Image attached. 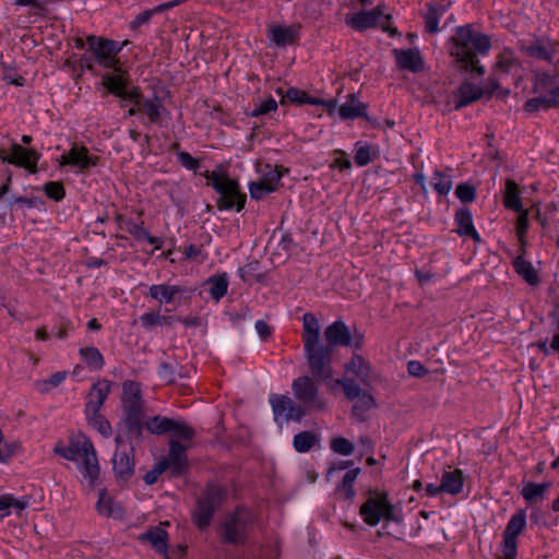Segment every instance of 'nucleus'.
Returning a JSON list of instances; mask_svg holds the SVG:
<instances>
[{
    "instance_id": "nucleus-1",
    "label": "nucleus",
    "mask_w": 559,
    "mask_h": 559,
    "mask_svg": "<svg viewBox=\"0 0 559 559\" xmlns=\"http://www.w3.org/2000/svg\"><path fill=\"white\" fill-rule=\"evenodd\" d=\"M490 48L489 38L474 33L469 26H460L450 39V55L460 71L472 75H483L485 69L479 64L478 56L486 55Z\"/></svg>"
},
{
    "instance_id": "nucleus-2",
    "label": "nucleus",
    "mask_w": 559,
    "mask_h": 559,
    "mask_svg": "<svg viewBox=\"0 0 559 559\" xmlns=\"http://www.w3.org/2000/svg\"><path fill=\"white\" fill-rule=\"evenodd\" d=\"M302 342L313 378L318 380L331 378L330 347L320 343V324L311 312H307L302 317Z\"/></svg>"
},
{
    "instance_id": "nucleus-3",
    "label": "nucleus",
    "mask_w": 559,
    "mask_h": 559,
    "mask_svg": "<svg viewBox=\"0 0 559 559\" xmlns=\"http://www.w3.org/2000/svg\"><path fill=\"white\" fill-rule=\"evenodd\" d=\"M55 452L69 461H75L79 469L91 485H94L99 476V465L95 449L87 439L71 441L69 445H57Z\"/></svg>"
},
{
    "instance_id": "nucleus-4",
    "label": "nucleus",
    "mask_w": 559,
    "mask_h": 559,
    "mask_svg": "<svg viewBox=\"0 0 559 559\" xmlns=\"http://www.w3.org/2000/svg\"><path fill=\"white\" fill-rule=\"evenodd\" d=\"M121 403L128 433L139 438L143 429V400L140 383L130 380L123 382Z\"/></svg>"
},
{
    "instance_id": "nucleus-5",
    "label": "nucleus",
    "mask_w": 559,
    "mask_h": 559,
    "mask_svg": "<svg viewBox=\"0 0 559 559\" xmlns=\"http://www.w3.org/2000/svg\"><path fill=\"white\" fill-rule=\"evenodd\" d=\"M359 513L366 524L376 526L381 520L401 522L402 513L388 500L385 492H371L361 504Z\"/></svg>"
},
{
    "instance_id": "nucleus-6",
    "label": "nucleus",
    "mask_w": 559,
    "mask_h": 559,
    "mask_svg": "<svg viewBox=\"0 0 559 559\" xmlns=\"http://www.w3.org/2000/svg\"><path fill=\"white\" fill-rule=\"evenodd\" d=\"M205 177L219 194L217 205L219 209H236L240 211L246 202V194L240 193L238 182L216 171H206Z\"/></svg>"
},
{
    "instance_id": "nucleus-7",
    "label": "nucleus",
    "mask_w": 559,
    "mask_h": 559,
    "mask_svg": "<svg viewBox=\"0 0 559 559\" xmlns=\"http://www.w3.org/2000/svg\"><path fill=\"white\" fill-rule=\"evenodd\" d=\"M252 524V514L247 509H237L228 514L221 525L224 543L242 544Z\"/></svg>"
},
{
    "instance_id": "nucleus-8",
    "label": "nucleus",
    "mask_w": 559,
    "mask_h": 559,
    "mask_svg": "<svg viewBox=\"0 0 559 559\" xmlns=\"http://www.w3.org/2000/svg\"><path fill=\"white\" fill-rule=\"evenodd\" d=\"M115 441L116 450L111 460L112 471L118 481L126 483L134 475V449L120 433L116 436Z\"/></svg>"
},
{
    "instance_id": "nucleus-9",
    "label": "nucleus",
    "mask_w": 559,
    "mask_h": 559,
    "mask_svg": "<svg viewBox=\"0 0 559 559\" xmlns=\"http://www.w3.org/2000/svg\"><path fill=\"white\" fill-rule=\"evenodd\" d=\"M294 396L300 402L305 414L309 411H322L326 403L320 396L319 389L313 380L307 376L299 377L292 384Z\"/></svg>"
},
{
    "instance_id": "nucleus-10",
    "label": "nucleus",
    "mask_w": 559,
    "mask_h": 559,
    "mask_svg": "<svg viewBox=\"0 0 559 559\" xmlns=\"http://www.w3.org/2000/svg\"><path fill=\"white\" fill-rule=\"evenodd\" d=\"M390 14H384V9L381 4L371 11H361L356 14H348L345 17L347 25L356 31H365L369 27L380 26L384 32L396 34V29L390 27Z\"/></svg>"
},
{
    "instance_id": "nucleus-11",
    "label": "nucleus",
    "mask_w": 559,
    "mask_h": 559,
    "mask_svg": "<svg viewBox=\"0 0 559 559\" xmlns=\"http://www.w3.org/2000/svg\"><path fill=\"white\" fill-rule=\"evenodd\" d=\"M225 491L216 485L210 486L204 496L198 500L197 510L193 513L195 525L203 530L209 526L214 511L224 500Z\"/></svg>"
},
{
    "instance_id": "nucleus-12",
    "label": "nucleus",
    "mask_w": 559,
    "mask_h": 559,
    "mask_svg": "<svg viewBox=\"0 0 559 559\" xmlns=\"http://www.w3.org/2000/svg\"><path fill=\"white\" fill-rule=\"evenodd\" d=\"M335 384L344 389L347 400L354 402L352 413L354 416L361 418L362 414L374 406L373 396L367 391L362 390L354 379L344 377L335 380Z\"/></svg>"
},
{
    "instance_id": "nucleus-13",
    "label": "nucleus",
    "mask_w": 559,
    "mask_h": 559,
    "mask_svg": "<svg viewBox=\"0 0 559 559\" xmlns=\"http://www.w3.org/2000/svg\"><path fill=\"white\" fill-rule=\"evenodd\" d=\"M111 73H106L103 75V85L112 94L120 97L123 102L134 99V97L139 96V88L132 87L131 90H127V74L122 71L117 64L111 68Z\"/></svg>"
},
{
    "instance_id": "nucleus-14",
    "label": "nucleus",
    "mask_w": 559,
    "mask_h": 559,
    "mask_svg": "<svg viewBox=\"0 0 559 559\" xmlns=\"http://www.w3.org/2000/svg\"><path fill=\"white\" fill-rule=\"evenodd\" d=\"M526 526L525 511L516 512L508 522L503 532V556L504 559H515L516 538Z\"/></svg>"
},
{
    "instance_id": "nucleus-15",
    "label": "nucleus",
    "mask_w": 559,
    "mask_h": 559,
    "mask_svg": "<svg viewBox=\"0 0 559 559\" xmlns=\"http://www.w3.org/2000/svg\"><path fill=\"white\" fill-rule=\"evenodd\" d=\"M87 44L100 66L111 69L117 64L116 55L120 51V47H118L117 43L105 38L88 36Z\"/></svg>"
},
{
    "instance_id": "nucleus-16",
    "label": "nucleus",
    "mask_w": 559,
    "mask_h": 559,
    "mask_svg": "<svg viewBox=\"0 0 559 559\" xmlns=\"http://www.w3.org/2000/svg\"><path fill=\"white\" fill-rule=\"evenodd\" d=\"M270 403L276 421L280 418H283L285 421H299L306 415L305 409L286 395L273 394L270 396Z\"/></svg>"
},
{
    "instance_id": "nucleus-17",
    "label": "nucleus",
    "mask_w": 559,
    "mask_h": 559,
    "mask_svg": "<svg viewBox=\"0 0 559 559\" xmlns=\"http://www.w3.org/2000/svg\"><path fill=\"white\" fill-rule=\"evenodd\" d=\"M187 447L175 439L169 440V451L166 457L160 460L165 468L170 469L173 476H179L188 469Z\"/></svg>"
},
{
    "instance_id": "nucleus-18",
    "label": "nucleus",
    "mask_w": 559,
    "mask_h": 559,
    "mask_svg": "<svg viewBox=\"0 0 559 559\" xmlns=\"http://www.w3.org/2000/svg\"><path fill=\"white\" fill-rule=\"evenodd\" d=\"M98 162L97 156L90 155L88 150L85 146H79L74 144L70 151L59 158V165L66 166L71 165L78 167L80 171H85L90 167L95 166Z\"/></svg>"
},
{
    "instance_id": "nucleus-19",
    "label": "nucleus",
    "mask_w": 559,
    "mask_h": 559,
    "mask_svg": "<svg viewBox=\"0 0 559 559\" xmlns=\"http://www.w3.org/2000/svg\"><path fill=\"white\" fill-rule=\"evenodd\" d=\"M11 157L4 155V151H0V158L3 162L15 164L27 168L31 173H36V163L39 159V154L33 148H24L17 143H13Z\"/></svg>"
},
{
    "instance_id": "nucleus-20",
    "label": "nucleus",
    "mask_w": 559,
    "mask_h": 559,
    "mask_svg": "<svg viewBox=\"0 0 559 559\" xmlns=\"http://www.w3.org/2000/svg\"><path fill=\"white\" fill-rule=\"evenodd\" d=\"M325 344L330 348V360L332 359L334 346H348L352 345V335L346 324L338 320L330 324L324 330Z\"/></svg>"
},
{
    "instance_id": "nucleus-21",
    "label": "nucleus",
    "mask_w": 559,
    "mask_h": 559,
    "mask_svg": "<svg viewBox=\"0 0 559 559\" xmlns=\"http://www.w3.org/2000/svg\"><path fill=\"white\" fill-rule=\"evenodd\" d=\"M345 373L352 374V379H358L366 386H370L376 380L369 362L359 355H354L345 365Z\"/></svg>"
},
{
    "instance_id": "nucleus-22",
    "label": "nucleus",
    "mask_w": 559,
    "mask_h": 559,
    "mask_svg": "<svg viewBox=\"0 0 559 559\" xmlns=\"http://www.w3.org/2000/svg\"><path fill=\"white\" fill-rule=\"evenodd\" d=\"M111 389V382L108 380H99L94 383L91 388L87 402H86V413H97L100 411L104 402L106 401Z\"/></svg>"
},
{
    "instance_id": "nucleus-23",
    "label": "nucleus",
    "mask_w": 559,
    "mask_h": 559,
    "mask_svg": "<svg viewBox=\"0 0 559 559\" xmlns=\"http://www.w3.org/2000/svg\"><path fill=\"white\" fill-rule=\"evenodd\" d=\"M277 94L282 97L281 103L284 104L285 102L290 103H298V104H312V105H323L326 106L329 109H332L335 107L334 100H322V99H316L309 97L304 91H300L295 87H290L284 93L282 88H277Z\"/></svg>"
},
{
    "instance_id": "nucleus-24",
    "label": "nucleus",
    "mask_w": 559,
    "mask_h": 559,
    "mask_svg": "<svg viewBox=\"0 0 559 559\" xmlns=\"http://www.w3.org/2000/svg\"><path fill=\"white\" fill-rule=\"evenodd\" d=\"M130 102L135 103L138 110L144 112L151 123H158L163 111H165V108L158 99H144L140 93L138 97H134V99H131Z\"/></svg>"
},
{
    "instance_id": "nucleus-25",
    "label": "nucleus",
    "mask_w": 559,
    "mask_h": 559,
    "mask_svg": "<svg viewBox=\"0 0 559 559\" xmlns=\"http://www.w3.org/2000/svg\"><path fill=\"white\" fill-rule=\"evenodd\" d=\"M393 53L396 58L397 66L401 69H406L413 72L419 71L423 67V60L418 50L407 49V50H397L394 49Z\"/></svg>"
},
{
    "instance_id": "nucleus-26",
    "label": "nucleus",
    "mask_w": 559,
    "mask_h": 559,
    "mask_svg": "<svg viewBox=\"0 0 559 559\" xmlns=\"http://www.w3.org/2000/svg\"><path fill=\"white\" fill-rule=\"evenodd\" d=\"M139 538L142 542L150 543L156 551L164 554L165 557L168 558L167 533L162 527H152L142 535H140Z\"/></svg>"
},
{
    "instance_id": "nucleus-27",
    "label": "nucleus",
    "mask_w": 559,
    "mask_h": 559,
    "mask_svg": "<svg viewBox=\"0 0 559 559\" xmlns=\"http://www.w3.org/2000/svg\"><path fill=\"white\" fill-rule=\"evenodd\" d=\"M484 94V91L471 82L463 83L459 88L457 100L455 103V109H461L468 104L479 99Z\"/></svg>"
},
{
    "instance_id": "nucleus-28",
    "label": "nucleus",
    "mask_w": 559,
    "mask_h": 559,
    "mask_svg": "<svg viewBox=\"0 0 559 559\" xmlns=\"http://www.w3.org/2000/svg\"><path fill=\"white\" fill-rule=\"evenodd\" d=\"M441 489L450 495H457L463 489V474L460 469L444 472L441 478Z\"/></svg>"
},
{
    "instance_id": "nucleus-29",
    "label": "nucleus",
    "mask_w": 559,
    "mask_h": 559,
    "mask_svg": "<svg viewBox=\"0 0 559 559\" xmlns=\"http://www.w3.org/2000/svg\"><path fill=\"white\" fill-rule=\"evenodd\" d=\"M99 514L107 518H121L122 509L108 496L105 490H99V497L96 504Z\"/></svg>"
},
{
    "instance_id": "nucleus-30",
    "label": "nucleus",
    "mask_w": 559,
    "mask_h": 559,
    "mask_svg": "<svg viewBox=\"0 0 559 559\" xmlns=\"http://www.w3.org/2000/svg\"><path fill=\"white\" fill-rule=\"evenodd\" d=\"M455 222L459 225L457 233L463 236H469L475 241H480L479 235L474 228L472 214L467 209H462L455 214Z\"/></svg>"
},
{
    "instance_id": "nucleus-31",
    "label": "nucleus",
    "mask_w": 559,
    "mask_h": 559,
    "mask_svg": "<svg viewBox=\"0 0 559 559\" xmlns=\"http://www.w3.org/2000/svg\"><path fill=\"white\" fill-rule=\"evenodd\" d=\"M550 486V483H527L522 488L521 495L527 503L535 504L544 499L545 492L549 489Z\"/></svg>"
},
{
    "instance_id": "nucleus-32",
    "label": "nucleus",
    "mask_w": 559,
    "mask_h": 559,
    "mask_svg": "<svg viewBox=\"0 0 559 559\" xmlns=\"http://www.w3.org/2000/svg\"><path fill=\"white\" fill-rule=\"evenodd\" d=\"M525 52L533 58L552 62L555 48L550 43L536 41L524 47Z\"/></svg>"
},
{
    "instance_id": "nucleus-33",
    "label": "nucleus",
    "mask_w": 559,
    "mask_h": 559,
    "mask_svg": "<svg viewBox=\"0 0 559 559\" xmlns=\"http://www.w3.org/2000/svg\"><path fill=\"white\" fill-rule=\"evenodd\" d=\"M338 114L342 119H354L366 115V106L352 94L348 102L340 107Z\"/></svg>"
},
{
    "instance_id": "nucleus-34",
    "label": "nucleus",
    "mask_w": 559,
    "mask_h": 559,
    "mask_svg": "<svg viewBox=\"0 0 559 559\" xmlns=\"http://www.w3.org/2000/svg\"><path fill=\"white\" fill-rule=\"evenodd\" d=\"M181 289L178 286H169V285H152L150 287V296L153 299L158 300L159 302L169 304L174 300L177 294H180Z\"/></svg>"
},
{
    "instance_id": "nucleus-35",
    "label": "nucleus",
    "mask_w": 559,
    "mask_h": 559,
    "mask_svg": "<svg viewBox=\"0 0 559 559\" xmlns=\"http://www.w3.org/2000/svg\"><path fill=\"white\" fill-rule=\"evenodd\" d=\"M513 266L519 275H521L530 285H537L539 277L531 262L524 260L522 257H518Z\"/></svg>"
},
{
    "instance_id": "nucleus-36",
    "label": "nucleus",
    "mask_w": 559,
    "mask_h": 559,
    "mask_svg": "<svg viewBox=\"0 0 559 559\" xmlns=\"http://www.w3.org/2000/svg\"><path fill=\"white\" fill-rule=\"evenodd\" d=\"M271 40L277 46L293 44L296 31L293 27L274 26L270 29Z\"/></svg>"
},
{
    "instance_id": "nucleus-37",
    "label": "nucleus",
    "mask_w": 559,
    "mask_h": 559,
    "mask_svg": "<svg viewBox=\"0 0 559 559\" xmlns=\"http://www.w3.org/2000/svg\"><path fill=\"white\" fill-rule=\"evenodd\" d=\"M503 203L506 207L511 209L515 212H520L523 209L519 198V187L511 179H508L506 181V193Z\"/></svg>"
},
{
    "instance_id": "nucleus-38",
    "label": "nucleus",
    "mask_w": 559,
    "mask_h": 559,
    "mask_svg": "<svg viewBox=\"0 0 559 559\" xmlns=\"http://www.w3.org/2000/svg\"><path fill=\"white\" fill-rule=\"evenodd\" d=\"M206 285L210 286L209 292L213 299L218 301L228 288V281L225 274L218 276H212L207 280Z\"/></svg>"
},
{
    "instance_id": "nucleus-39",
    "label": "nucleus",
    "mask_w": 559,
    "mask_h": 559,
    "mask_svg": "<svg viewBox=\"0 0 559 559\" xmlns=\"http://www.w3.org/2000/svg\"><path fill=\"white\" fill-rule=\"evenodd\" d=\"M360 469L354 468L345 473L342 483L337 487V491L347 500H352L355 496L353 484L357 478Z\"/></svg>"
},
{
    "instance_id": "nucleus-40",
    "label": "nucleus",
    "mask_w": 559,
    "mask_h": 559,
    "mask_svg": "<svg viewBox=\"0 0 559 559\" xmlns=\"http://www.w3.org/2000/svg\"><path fill=\"white\" fill-rule=\"evenodd\" d=\"M82 359L94 369H102L104 366V357L100 352L93 346L82 347L80 349Z\"/></svg>"
},
{
    "instance_id": "nucleus-41",
    "label": "nucleus",
    "mask_w": 559,
    "mask_h": 559,
    "mask_svg": "<svg viewBox=\"0 0 559 559\" xmlns=\"http://www.w3.org/2000/svg\"><path fill=\"white\" fill-rule=\"evenodd\" d=\"M171 425L173 419L163 416H154L153 418L148 419L145 424L147 430L155 435L169 433Z\"/></svg>"
},
{
    "instance_id": "nucleus-42",
    "label": "nucleus",
    "mask_w": 559,
    "mask_h": 559,
    "mask_svg": "<svg viewBox=\"0 0 559 559\" xmlns=\"http://www.w3.org/2000/svg\"><path fill=\"white\" fill-rule=\"evenodd\" d=\"M432 185L439 194L445 195L452 188L451 176L440 170H436L432 175Z\"/></svg>"
},
{
    "instance_id": "nucleus-43",
    "label": "nucleus",
    "mask_w": 559,
    "mask_h": 559,
    "mask_svg": "<svg viewBox=\"0 0 559 559\" xmlns=\"http://www.w3.org/2000/svg\"><path fill=\"white\" fill-rule=\"evenodd\" d=\"M27 507V500L15 499L11 495L0 496V515L3 518L8 515L9 509L14 508L16 510H24Z\"/></svg>"
},
{
    "instance_id": "nucleus-44",
    "label": "nucleus",
    "mask_w": 559,
    "mask_h": 559,
    "mask_svg": "<svg viewBox=\"0 0 559 559\" xmlns=\"http://www.w3.org/2000/svg\"><path fill=\"white\" fill-rule=\"evenodd\" d=\"M174 317H164L158 313L147 312L141 316L140 321L146 329H151L156 325H169L174 322Z\"/></svg>"
},
{
    "instance_id": "nucleus-45",
    "label": "nucleus",
    "mask_w": 559,
    "mask_h": 559,
    "mask_svg": "<svg viewBox=\"0 0 559 559\" xmlns=\"http://www.w3.org/2000/svg\"><path fill=\"white\" fill-rule=\"evenodd\" d=\"M169 433L173 436L171 439L178 438L182 440H191L194 436V431L189 425H187L185 421L176 419H173Z\"/></svg>"
},
{
    "instance_id": "nucleus-46",
    "label": "nucleus",
    "mask_w": 559,
    "mask_h": 559,
    "mask_svg": "<svg viewBox=\"0 0 559 559\" xmlns=\"http://www.w3.org/2000/svg\"><path fill=\"white\" fill-rule=\"evenodd\" d=\"M91 425L104 437H109L111 435V426L109 421L102 415L99 412L97 413H87Z\"/></svg>"
},
{
    "instance_id": "nucleus-47",
    "label": "nucleus",
    "mask_w": 559,
    "mask_h": 559,
    "mask_svg": "<svg viewBox=\"0 0 559 559\" xmlns=\"http://www.w3.org/2000/svg\"><path fill=\"white\" fill-rule=\"evenodd\" d=\"M66 379V372H56L48 379L38 380L35 382L36 389L41 393L49 392L52 388L58 386Z\"/></svg>"
},
{
    "instance_id": "nucleus-48",
    "label": "nucleus",
    "mask_w": 559,
    "mask_h": 559,
    "mask_svg": "<svg viewBox=\"0 0 559 559\" xmlns=\"http://www.w3.org/2000/svg\"><path fill=\"white\" fill-rule=\"evenodd\" d=\"M314 442H316V437L312 432H309V431H304V432L297 433L294 437V447H295L296 451L301 452V453L309 451L312 448V445L314 444Z\"/></svg>"
},
{
    "instance_id": "nucleus-49",
    "label": "nucleus",
    "mask_w": 559,
    "mask_h": 559,
    "mask_svg": "<svg viewBox=\"0 0 559 559\" xmlns=\"http://www.w3.org/2000/svg\"><path fill=\"white\" fill-rule=\"evenodd\" d=\"M265 167L267 168V171L263 174L260 180L263 183L267 185L266 190L275 191L282 177V173L277 168H272L269 165H266Z\"/></svg>"
},
{
    "instance_id": "nucleus-50",
    "label": "nucleus",
    "mask_w": 559,
    "mask_h": 559,
    "mask_svg": "<svg viewBox=\"0 0 559 559\" xmlns=\"http://www.w3.org/2000/svg\"><path fill=\"white\" fill-rule=\"evenodd\" d=\"M496 68L498 71L508 73L518 68V61L511 51H504L500 55V58L496 63Z\"/></svg>"
},
{
    "instance_id": "nucleus-51",
    "label": "nucleus",
    "mask_w": 559,
    "mask_h": 559,
    "mask_svg": "<svg viewBox=\"0 0 559 559\" xmlns=\"http://www.w3.org/2000/svg\"><path fill=\"white\" fill-rule=\"evenodd\" d=\"M331 449L338 454L349 455L354 452V444L349 440L338 437L331 441Z\"/></svg>"
},
{
    "instance_id": "nucleus-52",
    "label": "nucleus",
    "mask_w": 559,
    "mask_h": 559,
    "mask_svg": "<svg viewBox=\"0 0 559 559\" xmlns=\"http://www.w3.org/2000/svg\"><path fill=\"white\" fill-rule=\"evenodd\" d=\"M548 102V95L543 97L531 98L525 103V110L528 112H536L540 108L548 109L551 107L550 103Z\"/></svg>"
},
{
    "instance_id": "nucleus-53",
    "label": "nucleus",
    "mask_w": 559,
    "mask_h": 559,
    "mask_svg": "<svg viewBox=\"0 0 559 559\" xmlns=\"http://www.w3.org/2000/svg\"><path fill=\"white\" fill-rule=\"evenodd\" d=\"M455 194L464 203L474 201L476 197L474 187L467 183H460L456 187Z\"/></svg>"
},
{
    "instance_id": "nucleus-54",
    "label": "nucleus",
    "mask_w": 559,
    "mask_h": 559,
    "mask_svg": "<svg viewBox=\"0 0 559 559\" xmlns=\"http://www.w3.org/2000/svg\"><path fill=\"white\" fill-rule=\"evenodd\" d=\"M44 190L48 198L56 201H59L64 197V188L60 182H47L44 187Z\"/></svg>"
},
{
    "instance_id": "nucleus-55",
    "label": "nucleus",
    "mask_w": 559,
    "mask_h": 559,
    "mask_svg": "<svg viewBox=\"0 0 559 559\" xmlns=\"http://www.w3.org/2000/svg\"><path fill=\"white\" fill-rule=\"evenodd\" d=\"M371 147L368 145H362L357 147L356 154L354 156V160L358 166H365L372 160L371 156Z\"/></svg>"
},
{
    "instance_id": "nucleus-56",
    "label": "nucleus",
    "mask_w": 559,
    "mask_h": 559,
    "mask_svg": "<svg viewBox=\"0 0 559 559\" xmlns=\"http://www.w3.org/2000/svg\"><path fill=\"white\" fill-rule=\"evenodd\" d=\"M438 23H439V13H438L437 9L429 8L427 14L425 15L426 29L429 33H437L439 31Z\"/></svg>"
},
{
    "instance_id": "nucleus-57",
    "label": "nucleus",
    "mask_w": 559,
    "mask_h": 559,
    "mask_svg": "<svg viewBox=\"0 0 559 559\" xmlns=\"http://www.w3.org/2000/svg\"><path fill=\"white\" fill-rule=\"evenodd\" d=\"M277 107V103L273 98H267L260 103L251 112L252 116H260L269 114L275 110Z\"/></svg>"
},
{
    "instance_id": "nucleus-58",
    "label": "nucleus",
    "mask_w": 559,
    "mask_h": 559,
    "mask_svg": "<svg viewBox=\"0 0 559 559\" xmlns=\"http://www.w3.org/2000/svg\"><path fill=\"white\" fill-rule=\"evenodd\" d=\"M130 234L133 235L139 240H147L150 243L154 245L158 242V239L151 236L148 231L139 225H133L129 229Z\"/></svg>"
},
{
    "instance_id": "nucleus-59",
    "label": "nucleus",
    "mask_w": 559,
    "mask_h": 559,
    "mask_svg": "<svg viewBox=\"0 0 559 559\" xmlns=\"http://www.w3.org/2000/svg\"><path fill=\"white\" fill-rule=\"evenodd\" d=\"M165 463L160 461L154 465V467L144 475V481L147 485H153L157 481L159 475L166 471Z\"/></svg>"
},
{
    "instance_id": "nucleus-60",
    "label": "nucleus",
    "mask_w": 559,
    "mask_h": 559,
    "mask_svg": "<svg viewBox=\"0 0 559 559\" xmlns=\"http://www.w3.org/2000/svg\"><path fill=\"white\" fill-rule=\"evenodd\" d=\"M267 185L263 183L261 180L257 182H251L249 186V191L251 198L255 200L262 199L266 193H270L271 191L266 190Z\"/></svg>"
},
{
    "instance_id": "nucleus-61",
    "label": "nucleus",
    "mask_w": 559,
    "mask_h": 559,
    "mask_svg": "<svg viewBox=\"0 0 559 559\" xmlns=\"http://www.w3.org/2000/svg\"><path fill=\"white\" fill-rule=\"evenodd\" d=\"M519 217L516 221V235L519 239L522 241L523 237L526 233V229L528 227V218H527V212L522 209V211L518 212Z\"/></svg>"
},
{
    "instance_id": "nucleus-62",
    "label": "nucleus",
    "mask_w": 559,
    "mask_h": 559,
    "mask_svg": "<svg viewBox=\"0 0 559 559\" xmlns=\"http://www.w3.org/2000/svg\"><path fill=\"white\" fill-rule=\"evenodd\" d=\"M178 159L183 167H186L187 169H190V170H197L199 167V164H200L198 159L192 157L187 152H180L178 154Z\"/></svg>"
},
{
    "instance_id": "nucleus-63",
    "label": "nucleus",
    "mask_w": 559,
    "mask_h": 559,
    "mask_svg": "<svg viewBox=\"0 0 559 559\" xmlns=\"http://www.w3.org/2000/svg\"><path fill=\"white\" fill-rule=\"evenodd\" d=\"M407 371L411 376H414L417 378H421L423 376H425L427 373V370L425 369V367L419 361H416V360H412L407 364Z\"/></svg>"
},
{
    "instance_id": "nucleus-64",
    "label": "nucleus",
    "mask_w": 559,
    "mask_h": 559,
    "mask_svg": "<svg viewBox=\"0 0 559 559\" xmlns=\"http://www.w3.org/2000/svg\"><path fill=\"white\" fill-rule=\"evenodd\" d=\"M255 330L258 332V334L260 335V337L262 340H267L271 334H272V329L270 328V325L263 321V320H259L257 321L255 323Z\"/></svg>"
}]
</instances>
